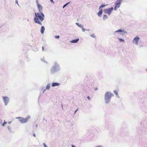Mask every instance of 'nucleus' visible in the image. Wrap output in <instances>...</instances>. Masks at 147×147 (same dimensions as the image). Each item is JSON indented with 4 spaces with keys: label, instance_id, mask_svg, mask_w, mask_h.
<instances>
[{
    "label": "nucleus",
    "instance_id": "1",
    "mask_svg": "<svg viewBox=\"0 0 147 147\" xmlns=\"http://www.w3.org/2000/svg\"><path fill=\"white\" fill-rule=\"evenodd\" d=\"M35 17L34 19V22L40 25H42V24L41 22L43 20L44 15L42 12L35 13Z\"/></svg>",
    "mask_w": 147,
    "mask_h": 147
},
{
    "label": "nucleus",
    "instance_id": "2",
    "mask_svg": "<svg viewBox=\"0 0 147 147\" xmlns=\"http://www.w3.org/2000/svg\"><path fill=\"white\" fill-rule=\"evenodd\" d=\"M114 95L113 94L109 92H107L105 93V102L107 103H108L109 102L111 98Z\"/></svg>",
    "mask_w": 147,
    "mask_h": 147
},
{
    "label": "nucleus",
    "instance_id": "3",
    "mask_svg": "<svg viewBox=\"0 0 147 147\" xmlns=\"http://www.w3.org/2000/svg\"><path fill=\"white\" fill-rule=\"evenodd\" d=\"M36 3L37 5L38 9L39 12H42V6L39 3V2L38 0H36Z\"/></svg>",
    "mask_w": 147,
    "mask_h": 147
},
{
    "label": "nucleus",
    "instance_id": "4",
    "mask_svg": "<svg viewBox=\"0 0 147 147\" xmlns=\"http://www.w3.org/2000/svg\"><path fill=\"white\" fill-rule=\"evenodd\" d=\"M21 119H19V121L21 123H26L28 121L29 117H27L26 118L22 117Z\"/></svg>",
    "mask_w": 147,
    "mask_h": 147
},
{
    "label": "nucleus",
    "instance_id": "5",
    "mask_svg": "<svg viewBox=\"0 0 147 147\" xmlns=\"http://www.w3.org/2000/svg\"><path fill=\"white\" fill-rule=\"evenodd\" d=\"M113 7H111L110 8L104 10V11L105 13H107L109 15L112 11L113 10Z\"/></svg>",
    "mask_w": 147,
    "mask_h": 147
},
{
    "label": "nucleus",
    "instance_id": "6",
    "mask_svg": "<svg viewBox=\"0 0 147 147\" xmlns=\"http://www.w3.org/2000/svg\"><path fill=\"white\" fill-rule=\"evenodd\" d=\"M139 39V37L138 36H137L134 38L133 42H135L136 45H138Z\"/></svg>",
    "mask_w": 147,
    "mask_h": 147
},
{
    "label": "nucleus",
    "instance_id": "7",
    "mask_svg": "<svg viewBox=\"0 0 147 147\" xmlns=\"http://www.w3.org/2000/svg\"><path fill=\"white\" fill-rule=\"evenodd\" d=\"M118 32H121V33H120V34H124L127 33L126 32L125 30H122L121 29H120L116 31L115 32V33Z\"/></svg>",
    "mask_w": 147,
    "mask_h": 147
},
{
    "label": "nucleus",
    "instance_id": "8",
    "mask_svg": "<svg viewBox=\"0 0 147 147\" xmlns=\"http://www.w3.org/2000/svg\"><path fill=\"white\" fill-rule=\"evenodd\" d=\"M3 99L5 105H6L8 102V98L7 97H3Z\"/></svg>",
    "mask_w": 147,
    "mask_h": 147
},
{
    "label": "nucleus",
    "instance_id": "9",
    "mask_svg": "<svg viewBox=\"0 0 147 147\" xmlns=\"http://www.w3.org/2000/svg\"><path fill=\"white\" fill-rule=\"evenodd\" d=\"M115 6L114 9L115 10H116L117 9L120 7V4L117 3V2L115 3Z\"/></svg>",
    "mask_w": 147,
    "mask_h": 147
},
{
    "label": "nucleus",
    "instance_id": "10",
    "mask_svg": "<svg viewBox=\"0 0 147 147\" xmlns=\"http://www.w3.org/2000/svg\"><path fill=\"white\" fill-rule=\"evenodd\" d=\"M60 85V84L58 83H53L52 84V86L54 87L55 86H58Z\"/></svg>",
    "mask_w": 147,
    "mask_h": 147
},
{
    "label": "nucleus",
    "instance_id": "11",
    "mask_svg": "<svg viewBox=\"0 0 147 147\" xmlns=\"http://www.w3.org/2000/svg\"><path fill=\"white\" fill-rule=\"evenodd\" d=\"M45 28L43 26H42L40 29V32L41 33L43 34L45 31Z\"/></svg>",
    "mask_w": 147,
    "mask_h": 147
},
{
    "label": "nucleus",
    "instance_id": "12",
    "mask_svg": "<svg viewBox=\"0 0 147 147\" xmlns=\"http://www.w3.org/2000/svg\"><path fill=\"white\" fill-rule=\"evenodd\" d=\"M79 38H78L76 39L72 40L71 42L72 43H76L79 41Z\"/></svg>",
    "mask_w": 147,
    "mask_h": 147
},
{
    "label": "nucleus",
    "instance_id": "13",
    "mask_svg": "<svg viewBox=\"0 0 147 147\" xmlns=\"http://www.w3.org/2000/svg\"><path fill=\"white\" fill-rule=\"evenodd\" d=\"M102 9H101L99 11L98 13V15L99 16H100L102 14Z\"/></svg>",
    "mask_w": 147,
    "mask_h": 147
},
{
    "label": "nucleus",
    "instance_id": "14",
    "mask_svg": "<svg viewBox=\"0 0 147 147\" xmlns=\"http://www.w3.org/2000/svg\"><path fill=\"white\" fill-rule=\"evenodd\" d=\"M123 0H117L116 2L120 4H121L122 1Z\"/></svg>",
    "mask_w": 147,
    "mask_h": 147
},
{
    "label": "nucleus",
    "instance_id": "15",
    "mask_svg": "<svg viewBox=\"0 0 147 147\" xmlns=\"http://www.w3.org/2000/svg\"><path fill=\"white\" fill-rule=\"evenodd\" d=\"M50 88V84H48L47 85L46 87V89H49Z\"/></svg>",
    "mask_w": 147,
    "mask_h": 147
},
{
    "label": "nucleus",
    "instance_id": "16",
    "mask_svg": "<svg viewBox=\"0 0 147 147\" xmlns=\"http://www.w3.org/2000/svg\"><path fill=\"white\" fill-rule=\"evenodd\" d=\"M107 17L106 15H104L103 16V18L104 20H105L107 18Z\"/></svg>",
    "mask_w": 147,
    "mask_h": 147
},
{
    "label": "nucleus",
    "instance_id": "17",
    "mask_svg": "<svg viewBox=\"0 0 147 147\" xmlns=\"http://www.w3.org/2000/svg\"><path fill=\"white\" fill-rule=\"evenodd\" d=\"M114 93L115 94H116L117 96L118 95V92L117 91L115 90L114 91Z\"/></svg>",
    "mask_w": 147,
    "mask_h": 147
},
{
    "label": "nucleus",
    "instance_id": "18",
    "mask_svg": "<svg viewBox=\"0 0 147 147\" xmlns=\"http://www.w3.org/2000/svg\"><path fill=\"white\" fill-rule=\"evenodd\" d=\"M118 39L121 42H124V40H123L121 38H119Z\"/></svg>",
    "mask_w": 147,
    "mask_h": 147
},
{
    "label": "nucleus",
    "instance_id": "19",
    "mask_svg": "<svg viewBox=\"0 0 147 147\" xmlns=\"http://www.w3.org/2000/svg\"><path fill=\"white\" fill-rule=\"evenodd\" d=\"M106 5H102L99 7V9H100L101 8L103 7H105Z\"/></svg>",
    "mask_w": 147,
    "mask_h": 147
},
{
    "label": "nucleus",
    "instance_id": "20",
    "mask_svg": "<svg viewBox=\"0 0 147 147\" xmlns=\"http://www.w3.org/2000/svg\"><path fill=\"white\" fill-rule=\"evenodd\" d=\"M7 123V122H4L2 124V126H4L5 125H6Z\"/></svg>",
    "mask_w": 147,
    "mask_h": 147
},
{
    "label": "nucleus",
    "instance_id": "21",
    "mask_svg": "<svg viewBox=\"0 0 147 147\" xmlns=\"http://www.w3.org/2000/svg\"><path fill=\"white\" fill-rule=\"evenodd\" d=\"M91 36L92 37H93L94 38L95 37V36L94 34H92L91 35Z\"/></svg>",
    "mask_w": 147,
    "mask_h": 147
},
{
    "label": "nucleus",
    "instance_id": "22",
    "mask_svg": "<svg viewBox=\"0 0 147 147\" xmlns=\"http://www.w3.org/2000/svg\"><path fill=\"white\" fill-rule=\"evenodd\" d=\"M55 38H59V36H55Z\"/></svg>",
    "mask_w": 147,
    "mask_h": 147
},
{
    "label": "nucleus",
    "instance_id": "23",
    "mask_svg": "<svg viewBox=\"0 0 147 147\" xmlns=\"http://www.w3.org/2000/svg\"><path fill=\"white\" fill-rule=\"evenodd\" d=\"M22 117H16V119H21L22 118Z\"/></svg>",
    "mask_w": 147,
    "mask_h": 147
},
{
    "label": "nucleus",
    "instance_id": "24",
    "mask_svg": "<svg viewBox=\"0 0 147 147\" xmlns=\"http://www.w3.org/2000/svg\"><path fill=\"white\" fill-rule=\"evenodd\" d=\"M69 3H67L66 4H65L63 6V8H64L65 6H66Z\"/></svg>",
    "mask_w": 147,
    "mask_h": 147
},
{
    "label": "nucleus",
    "instance_id": "25",
    "mask_svg": "<svg viewBox=\"0 0 147 147\" xmlns=\"http://www.w3.org/2000/svg\"><path fill=\"white\" fill-rule=\"evenodd\" d=\"M87 98L89 100H90V97H89V96H88V97H87Z\"/></svg>",
    "mask_w": 147,
    "mask_h": 147
},
{
    "label": "nucleus",
    "instance_id": "26",
    "mask_svg": "<svg viewBox=\"0 0 147 147\" xmlns=\"http://www.w3.org/2000/svg\"><path fill=\"white\" fill-rule=\"evenodd\" d=\"M50 1H51V2L52 3H54V1H53V0H50Z\"/></svg>",
    "mask_w": 147,
    "mask_h": 147
},
{
    "label": "nucleus",
    "instance_id": "27",
    "mask_svg": "<svg viewBox=\"0 0 147 147\" xmlns=\"http://www.w3.org/2000/svg\"><path fill=\"white\" fill-rule=\"evenodd\" d=\"M43 145L45 146V147H47V146H46L45 145V143H44L43 144Z\"/></svg>",
    "mask_w": 147,
    "mask_h": 147
},
{
    "label": "nucleus",
    "instance_id": "28",
    "mask_svg": "<svg viewBox=\"0 0 147 147\" xmlns=\"http://www.w3.org/2000/svg\"><path fill=\"white\" fill-rule=\"evenodd\" d=\"M96 147H102V146H96Z\"/></svg>",
    "mask_w": 147,
    "mask_h": 147
},
{
    "label": "nucleus",
    "instance_id": "29",
    "mask_svg": "<svg viewBox=\"0 0 147 147\" xmlns=\"http://www.w3.org/2000/svg\"><path fill=\"white\" fill-rule=\"evenodd\" d=\"M76 25H77L78 26H79V24L78 23H76Z\"/></svg>",
    "mask_w": 147,
    "mask_h": 147
},
{
    "label": "nucleus",
    "instance_id": "30",
    "mask_svg": "<svg viewBox=\"0 0 147 147\" xmlns=\"http://www.w3.org/2000/svg\"><path fill=\"white\" fill-rule=\"evenodd\" d=\"M16 3L18 4V1L17 0L16 1Z\"/></svg>",
    "mask_w": 147,
    "mask_h": 147
},
{
    "label": "nucleus",
    "instance_id": "31",
    "mask_svg": "<svg viewBox=\"0 0 147 147\" xmlns=\"http://www.w3.org/2000/svg\"><path fill=\"white\" fill-rule=\"evenodd\" d=\"M33 136H34V137H35L36 136V135H35V134H33Z\"/></svg>",
    "mask_w": 147,
    "mask_h": 147
},
{
    "label": "nucleus",
    "instance_id": "32",
    "mask_svg": "<svg viewBox=\"0 0 147 147\" xmlns=\"http://www.w3.org/2000/svg\"><path fill=\"white\" fill-rule=\"evenodd\" d=\"M42 50L43 51H44V47H42Z\"/></svg>",
    "mask_w": 147,
    "mask_h": 147
},
{
    "label": "nucleus",
    "instance_id": "33",
    "mask_svg": "<svg viewBox=\"0 0 147 147\" xmlns=\"http://www.w3.org/2000/svg\"><path fill=\"white\" fill-rule=\"evenodd\" d=\"M71 146H72V147H75L74 145H72Z\"/></svg>",
    "mask_w": 147,
    "mask_h": 147
},
{
    "label": "nucleus",
    "instance_id": "34",
    "mask_svg": "<svg viewBox=\"0 0 147 147\" xmlns=\"http://www.w3.org/2000/svg\"><path fill=\"white\" fill-rule=\"evenodd\" d=\"M78 110V109H77V110H76L75 111V113H76V112Z\"/></svg>",
    "mask_w": 147,
    "mask_h": 147
}]
</instances>
